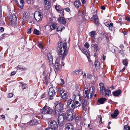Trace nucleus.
I'll use <instances>...</instances> for the list:
<instances>
[{"label":"nucleus","instance_id":"nucleus-11","mask_svg":"<svg viewBox=\"0 0 130 130\" xmlns=\"http://www.w3.org/2000/svg\"><path fill=\"white\" fill-rule=\"evenodd\" d=\"M30 16L29 12L27 11L24 12L23 15V21L25 22L28 21L30 19Z\"/></svg>","mask_w":130,"mask_h":130},{"label":"nucleus","instance_id":"nucleus-28","mask_svg":"<svg viewBox=\"0 0 130 130\" xmlns=\"http://www.w3.org/2000/svg\"><path fill=\"white\" fill-rule=\"evenodd\" d=\"M65 29V27L63 26H59L57 27V30L58 31L61 32L62 30Z\"/></svg>","mask_w":130,"mask_h":130},{"label":"nucleus","instance_id":"nucleus-6","mask_svg":"<svg viewBox=\"0 0 130 130\" xmlns=\"http://www.w3.org/2000/svg\"><path fill=\"white\" fill-rule=\"evenodd\" d=\"M46 104L45 105L43 108L42 113L44 114H51L53 111V110L47 106Z\"/></svg>","mask_w":130,"mask_h":130},{"label":"nucleus","instance_id":"nucleus-60","mask_svg":"<svg viewBox=\"0 0 130 130\" xmlns=\"http://www.w3.org/2000/svg\"><path fill=\"white\" fill-rule=\"evenodd\" d=\"M104 24L106 26H107V27H109V24L108 23L105 22L104 23Z\"/></svg>","mask_w":130,"mask_h":130},{"label":"nucleus","instance_id":"nucleus-20","mask_svg":"<svg viewBox=\"0 0 130 130\" xmlns=\"http://www.w3.org/2000/svg\"><path fill=\"white\" fill-rule=\"evenodd\" d=\"M121 93V90L120 89H119L113 92L112 93L114 96H116L119 95Z\"/></svg>","mask_w":130,"mask_h":130},{"label":"nucleus","instance_id":"nucleus-2","mask_svg":"<svg viewBox=\"0 0 130 130\" xmlns=\"http://www.w3.org/2000/svg\"><path fill=\"white\" fill-rule=\"evenodd\" d=\"M58 47L59 52V56L62 57V60H63L65 59L68 52L67 48V44L66 43H63L60 41L58 42Z\"/></svg>","mask_w":130,"mask_h":130},{"label":"nucleus","instance_id":"nucleus-58","mask_svg":"<svg viewBox=\"0 0 130 130\" xmlns=\"http://www.w3.org/2000/svg\"><path fill=\"white\" fill-rule=\"evenodd\" d=\"M119 53L122 54H124V51L122 50H120Z\"/></svg>","mask_w":130,"mask_h":130},{"label":"nucleus","instance_id":"nucleus-7","mask_svg":"<svg viewBox=\"0 0 130 130\" xmlns=\"http://www.w3.org/2000/svg\"><path fill=\"white\" fill-rule=\"evenodd\" d=\"M63 105L61 103H59L56 104L55 107V110L56 113L59 114L62 111Z\"/></svg>","mask_w":130,"mask_h":130},{"label":"nucleus","instance_id":"nucleus-38","mask_svg":"<svg viewBox=\"0 0 130 130\" xmlns=\"http://www.w3.org/2000/svg\"><path fill=\"white\" fill-rule=\"evenodd\" d=\"M56 28V26L54 24H52L51 26V29L52 30Z\"/></svg>","mask_w":130,"mask_h":130},{"label":"nucleus","instance_id":"nucleus-21","mask_svg":"<svg viewBox=\"0 0 130 130\" xmlns=\"http://www.w3.org/2000/svg\"><path fill=\"white\" fill-rule=\"evenodd\" d=\"M62 98L64 100H67L70 98L69 94L67 92H66L64 93L61 96Z\"/></svg>","mask_w":130,"mask_h":130},{"label":"nucleus","instance_id":"nucleus-39","mask_svg":"<svg viewBox=\"0 0 130 130\" xmlns=\"http://www.w3.org/2000/svg\"><path fill=\"white\" fill-rule=\"evenodd\" d=\"M73 100L71 99L69 100L67 102V107H70L69 105L72 104Z\"/></svg>","mask_w":130,"mask_h":130},{"label":"nucleus","instance_id":"nucleus-63","mask_svg":"<svg viewBox=\"0 0 130 130\" xmlns=\"http://www.w3.org/2000/svg\"><path fill=\"white\" fill-rule=\"evenodd\" d=\"M17 69H22V67L20 66H18V67H17Z\"/></svg>","mask_w":130,"mask_h":130},{"label":"nucleus","instance_id":"nucleus-37","mask_svg":"<svg viewBox=\"0 0 130 130\" xmlns=\"http://www.w3.org/2000/svg\"><path fill=\"white\" fill-rule=\"evenodd\" d=\"M47 56L48 57V59L50 61L52 60L53 59L50 53H48L47 54Z\"/></svg>","mask_w":130,"mask_h":130},{"label":"nucleus","instance_id":"nucleus-24","mask_svg":"<svg viewBox=\"0 0 130 130\" xmlns=\"http://www.w3.org/2000/svg\"><path fill=\"white\" fill-rule=\"evenodd\" d=\"M106 100L107 99L105 98H101L98 100V102L100 104H103Z\"/></svg>","mask_w":130,"mask_h":130},{"label":"nucleus","instance_id":"nucleus-42","mask_svg":"<svg viewBox=\"0 0 130 130\" xmlns=\"http://www.w3.org/2000/svg\"><path fill=\"white\" fill-rule=\"evenodd\" d=\"M29 124L31 125H34L35 124V121L34 120H32L30 122Z\"/></svg>","mask_w":130,"mask_h":130},{"label":"nucleus","instance_id":"nucleus-43","mask_svg":"<svg viewBox=\"0 0 130 130\" xmlns=\"http://www.w3.org/2000/svg\"><path fill=\"white\" fill-rule=\"evenodd\" d=\"M44 4H51L50 0H44Z\"/></svg>","mask_w":130,"mask_h":130},{"label":"nucleus","instance_id":"nucleus-50","mask_svg":"<svg viewBox=\"0 0 130 130\" xmlns=\"http://www.w3.org/2000/svg\"><path fill=\"white\" fill-rule=\"evenodd\" d=\"M46 94L45 93H44L42 94L41 96V98H45L46 97Z\"/></svg>","mask_w":130,"mask_h":130},{"label":"nucleus","instance_id":"nucleus-25","mask_svg":"<svg viewBox=\"0 0 130 130\" xmlns=\"http://www.w3.org/2000/svg\"><path fill=\"white\" fill-rule=\"evenodd\" d=\"M65 90L62 87L58 89V91L60 92L61 96H62V94L65 92Z\"/></svg>","mask_w":130,"mask_h":130},{"label":"nucleus","instance_id":"nucleus-41","mask_svg":"<svg viewBox=\"0 0 130 130\" xmlns=\"http://www.w3.org/2000/svg\"><path fill=\"white\" fill-rule=\"evenodd\" d=\"M95 34V31H91L90 32V35L92 37H94Z\"/></svg>","mask_w":130,"mask_h":130},{"label":"nucleus","instance_id":"nucleus-5","mask_svg":"<svg viewBox=\"0 0 130 130\" xmlns=\"http://www.w3.org/2000/svg\"><path fill=\"white\" fill-rule=\"evenodd\" d=\"M50 127L47 128L45 130H54L58 127V125L56 122L54 120L49 121Z\"/></svg>","mask_w":130,"mask_h":130},{"label":"nucleus","instance_id":"nucleus-55","mask_svg":"<svg viewBox=\"0 0 130 130\" xmlns=\"http://www.w3.org/2000/svg\"><path fill=\"white\" fill-rule=\"evenodd\" d=\"M65 10L69 12L70 10V8L69 7H67L64 9Z\"/></svg>","mask_w":130,"mask_h":130},{"label":"nucleus","instance_id":"nucleus-3","mask_svg":"<svg viewBox=\"0 0 130 130\" xmlns=\"http://www.w3.org/2000/svg\"><path fill=\"white\" fill-rule=\"evenodd\" d=\"M83 92L84 96L85 98L88 99L91 98L94 93V88L93 86L91 87L89 90L88 88H85L84 89Z\"/></svg>","mask_w":130,"mask_h":130},{"label":"nucleus","instance_id":"nucleus-34","mask_svg":"<svg viewBox=\"0 0 130 130\" xmlns=\"http://www.w3.org/2000/svg\"><path fill=\"white\" fill-rule=\"evenodd\" d=\"M82 70L81 69H79L78 70H76L74 71L73 72L74 74H79L80 72Z\"/></svg>","mask_w":130,"mask_h":130},{"label":"nucleus","instance_id":"nucleus-51","mask_svg":"<svg viewBox=\"0 0 130 130\" xmlns=\"http://www.w3.org/2000/svg\"><path fill=\"white\" fill-rule=\"evenodd\" d=\"M61 81L60 83V84L61 85H62L64 84V82L63 79H61Z\"/></svg>","mask_w":130,"mask_h":130},{"label":"nucleus","instance_id":"nucleus-26","mask_svg":"<svg viewBox=\"0 0 130 130\" xmlns=\"http://www.w3.org/2000/svg\"><path fill=\"white\" fill-rule=\"evenodd\" d=\"M93 18L94 21L97 24L98 23L99 19L98 18V16L96 14L94 15L93 16Z\"/></svg>","mask_w":130,"mask_h":130},{"label":"nucleus","instance_id":"nucleus-19","mask_svg":"<svg viewBox=\"0 0 130 130\" xmlns=\"http://www.w3.org/2000/svg\"><path fill=\"white\" fill-rule=\"evenodd\" d=\"M100 88V92L101 93H103L104 91L105 90V87L104 84L102 83H101L99 84Z\"/></svg>","mask_w":130,"mask_h":130},{"label":"nucleus","instance_id":"nucleus-15","mask_svg":"<svg viewBox=\"0 0 130 130\" xmlns=\"http://www.w3.org/2000/svg\"><path fill=\"white\" fill-rule=\"evenodd\" d=\"M57 21L58 22L63 24H65L66 23V20L63 17L58 18Z\"/></svg>","mask_w":130,"mask_h":130},{"label":"nucleus","instance_id":"nucleus-31","mask_svg":"<svg viewBox=\"0 0 130 130\" xmlns=\"http://www.w3.org/2000/svg\"><path fill=\"white\" fill-rule=\"evenodd\" d=\"M51 4H44V8L46 10H48L51 7Z\"/></svg>","mask_w":130,"mask_h":130},{"label":"nucleus","instance_id":"nucleus-13","mask_svg":"<svg viewBox=\"0 0 130 130\" xmlns=\"http://www.w3.org/2000/svg\"><path fill=\"white\" fill-rule=\"evenodd\" d=\"M59 60V58H57L55 61V63L54 66V70L56 71H58L61 68V66L60 65Z\"/></svg>","mask_w":130,"mask_h":130},{"label":"nucleus","instance_id":"nucleus-64","mask_svg":"<svg viewBox=\"0 0 130 130\" xmlns=\"http://www.w3.org/2000/svg\"><path fill=\"white\" fill-rule=\"evenodd\" d=\"M101 9H102L104 10L105 9V7L104 6H102L101 7Z\"/></svg>","mask_w":130,"mask_h":130},{"label":"nucleus","instance_id":"nucleus-30","mask_svg":"<svg viewBox=\"0 0 130 130\" xmlns=\"http://www.w3.org/2000/svg\"><path fill=\"white\" fill-rule=\"evenodd\" d=\"M74 98V101H73V102H74V101L75 102L76 101H77L76 100H79V101L80 100V96H75L74 97V98Z\"/></svg>","mask_w":130,"mask_h":130},{"label":"nucleus","instance_id":"nucleus-17","mask_svg":"<svg viewBox=\"0 0 130 130\" xmlns=\"http://www.w3.org/2000/svg\"><path fill=\"white\" fill-rule=\"evenodd\" d=\"M55 8L56 9V10L58 11H60V13H62V16H63L64 14H63V12L64 10H63V9H62L61 8H60L59 6V5H56L55 6Z\"/></svg>","mask_w":130,"mask_h":130},{"label":"nucleus","instance_id":"nucleus-22","mask_svg":"<svg viewBox=\"0 0 130 130\" xmlns=\"http://www.w3.org/2000/svg\"><path fill=\"white\" fill-rule=\"evenodd\" d=\"M103 92H105V93L104 94H103V93H102V94L104 95L108 96H109L110 94H111V91L109 89L105 90Z\"/></svg>","mask_w":130,"mask_h":130},{"label":"nucleus","instance_id":"nucleus-14","mask_svg":"<svg viewBox=\"0 0 130 130\" xmlns=\"http://www.w3.org/2000/svg\"><path fill=\"white\" fill-rule=\"evenodd\" d=\"M17 2L19 7L21 9L23 8L24 5V0H16Z\"/></svg>","mask_w":130,"mask_h":130},{"label":"nucleus","instance_id":"nucleus-23","mask_svg":"<svg viewBox=\"0 0 130 130\" xmlns=\"http://www.w3.org/2000/svg\"><path fill=\"white\" fill-rule=\"evenodd\" d=\"M94 63L95 68L96 69H99L100 68V63L97 60H95Z\"/></svg>","mask_w":130,"mask_h":130},{"label":"nucleus","instance_id":"nucleus-8","mask_svg":"<svg viewBox=\"0 0 130 130\" xmlns=\"http://www.w3.org/2000/svg\"><path fill=\"white\" fill-rule=\"evenodd\" d=\"M55 88L53 87H51L49 88L48 93L49 99L52 100L53 99L54 96L56 94V91L55 90Z\"/></svg>","mask_w":130,"mask_h":130},{"label":"nucleus","instance_id":"nucleus-54","mask_svg":"<svg viewBox=\"0 0 130 130\" xmlns=\"http://www.w3.org/2000/svg\"><path fill=\"white\" fill-rule=\"evenodd\" d=\"M92 77V75H91V74H88L87 76V78H91Z\"/></svg>","mask_w":130,"mask_h":130},{"label":"nucleus","instance_id":"nucleus-10","mask_svg":"<svg viewBox=\"0 0 130 130\" xmlns=\"http://www.w3.org/2000/svg\"><path fill=\"white\" fill-rule=\"evenodd\" d=\"M79 49L82 51V52L85 54L87 57L88 59V61L90 62H91V60L90 59V53L89 52L88 50L87 51L84 48H79Z\"/></svg>","mask_w":130,"mask_h":130},{"label":"nucleus","instance_id":"nucleus-52","mask_svg":"<svg viewBox=\"0 0 130 130\" xmlns=\"http://www.w3.org/2000/svg\"><path fill=\"white\" fill-rule=\"evenodd\" d=\"M128 126L127 125H126L124 126V130H127Z\"/></svg>","mask_w":130,"mask_h":130},{"label":"nucleus","instance_id":"nucleus-16","mask_svg":"<svg viewBox=\"0 0 130 130\" xmlns=\"http://www.w3.org/2000/svg\"><path fill=\"white\" fill-rule=\"evenodd\" d=\"M66 130H73V127L72 124L70 123H68L66 125Z\"/></svg>","mask_w":130,"mask_h":130},{"label":"nucleus","instance_id":"nucleus-47","mask_svg":"<svg viewBox=\"0 0 130 130\" xmlns=\"http://www.w3.org/2000/svg\"><path fill=\"white\" fill-rule=\"evenodd\" d=\"M111 116L112 118H114L116 117L117 116L113 113L111 114Z\"/></svg>","mask_w":130,"mask_h":130},{"label":"nucleus","instance_id":"nucleus-4","mask_svg":"<svg viewBox=\"0 0 130 130\" xmlns=\"http://www.w3.org/2000/svg\"><path fill=\"white\" fill-rule=\"evenodd\" d=\"M58 124L60 126L63 125L65 122L67 120L65 118V114L62 113L60 114L58 118Z\"/></svg>","mask_w":130,"mask_h":130},{"label":"nucleus","instance_id":"nucleus-61","mask_svg":"<svg viewBox=\"0 0 130 130\" xmlns=\"http://www.w3.org/2000/svg\"><path fill=\"white\" fill-rule=\"evenodd\" d=\"M78 115L76 113H75V115H74V118L75 117L76 119H78L77 117H78Z\"/></svg>","mask_w":130,"mask_h":130},{"label":"nucleus","instance_id":"nucleus-12","mask_svg":"<svg viewBox=\"0 0 130 130\" xmlns=\"http://www.w3.org/2000/svg\"><path fill=\"white\" fill-rule=\"evenodd\" d=\"M34 17L36 21L39 22L42 21L43 16L41 15V12H38V13L35 14Z\"/></svg>","mask_w":130,"mask_h":130},{"label":"nucleus","instance_id":"nucleus-56","mask_svg":"<svg viewBox=\"0 0 130 130\" xmlns=\"http://www.w3.org/2000/svg\"><path fill=\"white\" fill-rule=\"evenodd\" d=\"M64 63L63 62V60H62L61 63V66H64Z\"/></svg>","mask_w":130,"mask_h":130},{"label":"nucleus","instance_id":"nucleus-49","mask_svg":"<svg viewBox=\"0 0 130 130\" xmlns=\"http://www.w3.org/2000/svg\"><path fill=\"white\" fill-rule=\"evenodd\" d=\"M13 96V94L11 93H10L8 94V97L10 98L12 97Z\"/></svg>","mask_w":130,"mask_h":130},{"label":"nucleus","instance_id":"nucleus-48","mask_svg":"<svg viewBox=\"0 0 130 130\" xmlns=\"http://www.w3.org/2000/svg\"><path fill=\"white\" fill-rule=\"evenodd\" d=\"M114 113V114L116 115L117 116L119 113V111L118 110V109L116 110H115Z\"/></svg>","mask_w":130,"mask_h":130},{"label":"nucleus","instance_id":"nucleus-29","mask_svg":"<svg viewBox=\"0 0 130 130\" xmlns=\"http://www.w3.org/2000/svg\"><path fill=\"white\" fill-rule=\"evenodd\" d=\"M80 95V92L78 90H76L74 93V95L73 96V98H74V97L75 96H77Z\"/></svg>","mask_w":130,"mask_h":130},{"label":"nucleus","instance_id":"nucleus-35","mask_svg":"<svg viewBox=\"0 0 130 130\" xmlns=\"http://www.w3.org/2000/svg\"><path fill=\"white\" fill-rule=\"evenodd\" d=\"M97 118L98 120H99V123L100 124H101L102 122V117L101 115L98 116L97 117Z\"/></svg>","mask_w":130,"mask_h":130},{"label":"nucleus","instance_id":"nucleus-44","mask_svg":"<svg viewBox=\"0 0 130 130\" xmlns=\"http://www.w3.org/2000/svg\"><path fill=\"white\" fill-rule=\"evenodd\" d=\"M44 79L45 82V83L47 84L48 82V79L47 77H45L44 78Z\"/></svg>","mask_w":130,"mask_h":130},{"label":"nucleus","instance_id":"nucleus-33","mask_svg":"<svg viewBox=\"0 0 130 130\" xmlns=\"http://www.w3.org/2000/svg\"><path fill=\"white\" fill-rule=\"evenodd\" d=\"M33 33L34 34L37 35H39L40 34L39 31L36 29H34Z\"/></svg>","mask_w":130,"mask_h":130},{"label":"nucleus","instance_id":"nucleus-1","mask_svg":"<svg viewBox=\"0 0 130 130\" xmlns=\"http://www.w3.org/2000/svg\"><path fill=\"white\" fill-rule=\"evenodd\" d=\"M80 105V104L77 101L73 102L71 106L70 107V109L66 111V114H65V118L67 120L71 121L73 120L75 113L72 112L73 110L75 108H77Z\"/></svg>","mask_w":130,"mask_h":130},{"label":"nucleus","instance_id":"nucleus-40","mask_svg":"<svg viewBox=\"0 0 130 130\" xmlns=\"http://www.w3.org/2000/svg\"><path fill=\"white\" fill-rule=\"evenodd\" d=\"M123 64L125 66H127V64L128 62L127 59H125L122 62Z\"/></svg>","mask_w":130,"mask_h":130},{"label":"nucleus","instance_id":"nucleus-46","mask_svg":"<svg viewBox=\"0 0 130 130\" xmlns=\"http://www.w3.org/2000/svg\"><path fill=\"white\" fill-rule=\"evenodd\" d=\"M22 87L23 89H25L27 87V85L26 84H23L22 85Z\"/></svg>","mask_w":130,"mask_h":130},{"label":"nucleus","instance_id":"nucleus-57","mask_svg":"<svg viewBox=\"0 0 130 130\" xmlns=\"http://www.w3.org/2000/svg\"><path fill=\"white\" fill-rule=\"evenodd\" d=\"M81 1L83 4H84L86 2V0H81Z\"/></svg>","mask_w":130,"mask_h":130},{"label":"nucleus","instance_id":"nucleus-9","mask_svg":"<svg viewBox=\"0 0 130 130\" xmlns=\"http://www.w3.org/2000/svg\"><path fill=\"white\" fill-rule=\"evenodd\" d=\"M10 23L13 26H15L17 24V18L16 15L12 14L10 16Z\"/></svg>","mask_w":130,"mask_h":130},{"label":"nucleus","instance_id":"nucleus-62","mask_svg":"<svg viewBox=\"0 0 130 130\" xmlns=\"http://www.w3.org/2000/svg\"><path fill=\"white\" fill-rule=\"evenodd\" d=\"M125 20L127 21H129L130 20L129 18L128 17H125Z\"/></svg>","mask_w":130,"mask_h":130},{"label":"nucleus","instance_id":"nucleus-36","mask_svg":"<svg viewBox=\"0 0 130 130\" xmlns=\"http://www.w3.org/2000/svg\"><path fill=\"white\" fill-rule=\"evenodd\" d=\"M38 45L39 48L41 49H43V46L41 42H38Z\"/></svg>","mask_w":130,"mask_h":130},{"label":"nucleus","instance_id":"nucleus-59","mask_svg":"<svg viewBox=\"0 0 130 130\" xmlns=\"http://www.w3.org/2000/svg\"><path fill=\"white\" fill-rule=\"evenodd\" d=\"M4 30V29L3 27H1L0 28V31L1 32L3 31Z\"/></svg>","mask_w":130,"mask_h":130},{"label":"nucleus","instance_id":"nucleus-53","mask_svg":"<svg viewBox=\"0 0 130 130\" xmlns=\"http://www.w3.org/2000/svg\"><path fill=\"white\" fill-rule=\"evenodd\" d=\"M32 29V28L30 27L28 29V31L27 32V33L28 34H30L31 32V30Z\"/></svg>","mask_w":130,"mask_h":130},{"label":"nucleus","instance_id":"nucleus-45","mask_svg":"<svg viewBox=\"0 0 130 130\" xmlns=\"http://www.w3.org/2000/svg\"><path fill=\"white\" fill-rule=\"evenodd\" d=\"M89 44L87 42H86L84 44V46L87 48L88 49L89 47Z\"/></svg>","mask_w":130,"mask_h":130},{"label":"nucleus","instance_id":"nucleus-27","mask_svg":"<svg viewBox=\"0 0 130 130\" xmlns=\"http://www.w3.org/2000/svg\"><path fill=\"white\" fill-rule=\"evenodd\" d=\"M91 46L92 47L94 48V50H95L96 52H97L99 50V46L96 44H93L91 45Z\"/></svg>","mask_w":130,"mask_h":130},{"label":"nucleus","instance_id":"nucleus-18","mask_svg":"<svg viewBox=\"0 0 130 130\" xmlns=\"http://www.w3.org/2000/svg\"><path fill=\"white\" fill-rule=\"evenodd\" d=\"M73 4L75 7L77 8H79L81 6V3L79 0H76Z\"/></svg>","mask_w":130,"mask_h":130},{"label":"nucleus","instance_id":"nucleus-32","mask_svg":"<svg viewBox=\"0 0 130 130\" xmlns=\"http://www.w3.org/2000/svg\"><path fill=\"white\" fill-rule=\"evenodd\" d=\"M87 102L85 101H83L82 103V106L83 110H85V108Z\"/></svg>","mask_w":130,"mask_h":130}]
</instances>
